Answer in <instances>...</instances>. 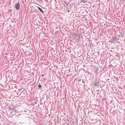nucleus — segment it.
I'll return each mask as SVG.
<instances>
[{"label":"nucleus","instance_id":"1","mask_svg":"<svg viewBox=\"0 0 125 125\" xmlns=\"http://www.w3.org/2000/svg\"><path fill=\"white\" fill-rule=\"evenodd\" d=\"M15 8L16 10H18L19 9V8L20 7V5L19 2H18V3L15 4Z\"/></svg>","mask_w":125,"mask_h":125},{"label":"nucleus","instance_id":"2","mask_svg":"<svg viewBox=\"0 0 125 125\" xmlns=\"http://www.w3.org/2000/svg\"><path fill=\"white\" fill-rule=\"evenodd\" d=\"M26 93V91L25 90L23 91L21 93V94H23V96H24L26 95L25 93Z\"/></svg>","mask_w":125,"mask_h":125},{"label":"nucleus","instance_id":"3","mask_svg":"<svg viewBox=\"0 0 125 125\" xmlns=\"http://www.w3.org/2000/svg\"><path fill=\"white\" fill-rule=\"evenodd\" d=\"M86 1L85 0H81L80 1V3L82 4H84L85 3Z\"/></svg>","mask_w":125,"mask_h":125},{"label":"nucleus","instance_id":"4","mask_svg":"<svg viewBox=\"0 0 125 125\" xmlns=\"http://www.w3.org/2000/svg\"><path fill=\"white\" fill-rule=\"evenodd\" d=\"M38 9L40 10V11L41 12L42 14H43L44 12L39 7H38L37 8Z\"/></svg>","mask_w":125,"mask_h":125},{"label":"nucleus","instance_id":"5","mask_svg":"<svg viewBox=\"0 0 125 125\" xmlns=\"http://www.w3.org/2000/svg\"><path fill=\"white\" fill-rule=\"evenodd\" d=\"M94 85L96 87H97L98 86V84L97 83H94Z\"/></svg>","mask_w":125,"mask_h":125},{"label":"nucleus","instance_id":"6","mask_svg":"<svg viewBox=\"0 0 125 125\" xmlns=\"http://www.w3.org/2000/svg\"><path fill=\"white\" fill-rule=\"evenodd\" d=\"M13 112H15V113L17 112H18L17 110H16V109H13Z\"/></svg>","mask_w":125,"mask_h":125},{"label":"nucleus","instance_id":"7","mask_svg":"<svg viewBox=\"0 0 125 125\" xmlns=\"http://www.w3.org/2000/svg\"><path fill=\"white\" fill-rule=\"evenodd\" d=\"M117 39L116 38H113L111 39V40L113 41H116V40Z\"/></svg>","mask_w":125,"mask_h":125},{"label":"nucleus","instance_id":"8","mask_svg":"<svg viewBox=\"0 0 125 125\" xmlns=\"http://www.w3.org/2000/svg\"><path fill=\"white\" fill-rule=\"evenodd\" d=\"M118 36L121 37H122L124 36V35H123L122 34H119Z\"/></svg>","mask_w":125,"mask_h":125},{"label":"nucleus","instance_id":"9","mask_svg":"<svg viewBox=\"0 0 125 125\" xmlns=\"http://www.w3.org/2000/svg\"><path fill=\"white\" fill-rule=\"evenodd\" d=\"M38 87H39V88H41V87H42V85L41 84H39V85H38Z\"/></svg>","mask_w":125,"mask_h":125},{"label":"nucleus","instance_id":"10","mask_svg":"<svg viewBox=\"0 0 125 125\" xmlns=\"http://www.w3.org/2000/svg\"><path fill=\"white\" fill-rule=\"evenodd\" d=\"M43 76H44V74H42V77H43Z\"/></svg>","mask_w":125,"mask_h":125},{"label":"nucleus","instance_id":"11","mask_svg":"<svg viewBox=\"0 0 125 125\" xmlns=\"http://www.w3.org/2000/svg\"><path fill=\"white\" fill-rule=\"evenodd\" d=\"M65 101H66V99H65Z\"/></svg>","mask_w":125,"mask_h":125},{"label":"nucleus","instance_id":"12","mask_svg":"<svg viewBox=\"0 0 125 125\" xmlns=\"http://www.w3.org/2000/svg\"><path fill=\"white\" fill-rule=\"evenodd\" d=\"M63 99H64V98H63Z\"/></svg>","mask_w":125,"mask_h":125}]
</instances>
